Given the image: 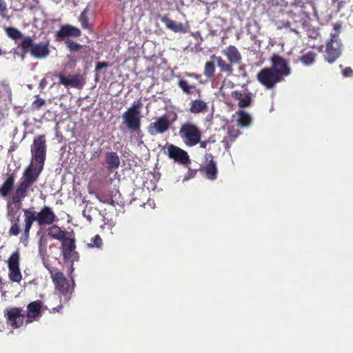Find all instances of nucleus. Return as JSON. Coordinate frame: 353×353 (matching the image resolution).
Listing matches in <instances>:
<instances>
[{"label": "nucleus", "instance_id": "1", "mask_svg": "<svg viewBox=\"0 0 353 353\" xmlns=\"http://www.w3.org/2000/svg\"><path fill=\"white\" fill-rule=\"evenodd\" d=\"M24 216V225L23 236L24 241H28L30 237L31 228L34 222L40 227L51 225L57 222L59 219L55 212L48 205H43L39 212L30 208L23 210Z\"/></svg>", "mask_w": 353, "mask_h": 353}, {"label": "nucleus", "instance_id": "2", "mask_svg": "<svg viewBox=\"0 0 353 353\" xmlns=\"http://www.w3.org/2000/svg\"><path fill=\"white\" fill-rule=\"evenodd\" d=\"M40 173L41 169H35L32 166H28L25 169L21 181L12 196V203L18 208L21 206L23 199L27 196L30 188L37 181Z\"/></svg>", "mask_w": 353, "mask_h": 353}, {"label": "nucleus", "instance_id": "3", "mask_svg": "<svg viewBox=\"0 0 353 353\" xmlns=\"http://www.w3.org/2000/svg\"><path fill=\"white\" fill-rule=\"evenodd\" d=\"M74 270L73 263H72L70 268V277L72 282V287L70 286L69 282L63 272L60 271L55 272L50 271L51 279L55 289L64 296L65 301L66 302L70 300L75 285L74 280L72 274Z\"/></svg>", "mask_w": 353, "mask_h": 353}, {"label": "nucleus", "instance_id": "4", "mask_svg": "<svg viewBox=\"0 0 353 353\" xmlns=\"http://www.w3.org/2000/svg\"><path fill=\"white\" fill-rule=\"evenodd\" d=\"M141 102H134L132 105L122 114L123 123L131 132H137L141 129Z\"/></svg>", "mask_w": 353, "mask_h": 353}, {"label": "nucleus", "instance_id": "5", "mask_svg": "<svg viewBox=\"0 0 353 353\" xmlns=\"http://www.w3.org/2000/svg\"><path fill=\"white\" fill-rule=\"evenodd\" d=\"M179 134L186 146L193 147L200 142L202 132L199 128L192 122H185L181 124Z\"/></svg>", "mask_w": 353, "mask_h": 353}, {"label": "nucleus", "instance_id": "6", "mask_svg": "<svg viewBox=\"0 0 353 353\" xmlns=\"http://www.w3.org/2000/svg\"><path fill=\"white\" fill-rule=\"evenodd\" d=\"M32 159L36 164L32 162L28 166H32L35 169H41V172L43 168L44 162L46 156V144L45 135H39L33 141L31 148Z\"/></svg>", "mask_w": 353, "mask_h": 353}, {"label": "nucleus", "instance_id": "7", "mask_svg": "<svg viewBox=\"0 0 353 353\" xmlns=\"http://www.w3.org/2000/svg\"><path fill=\"white\" fill-rule=\"evenodd\" d=\"M256 79L261 85L268 90L272 89L277 83L283 81L270 67L261 69L256 74Z\"/></svg>", "mask_w": 353, "mask_h": 353}, {"label": "nucleus", "instance_id": "8", "mask_svg": "<svg viewBox=\"0 0 353 353\" xmlns=\"http://www.w3.org/2000/svg\"><path fill=\"white\" fill-rule=\"evenodd\" d=\"M342 44L337 34H332L326 44L325 59L330 63H334L341 54Z\"/></svg>", "mask_w": 353, "mask_h": 353}, {"label": "nucleus", "instance_id": "9", "mask_svg": "<svg viewBox=\"0 0 353 353\" xmlns=\"http://www.w3.org/2000/svg\"><path fill=\"white\" fill-rule=\"evenodd\" d=\"M4 316L8 324L13 329H17L23 325L26 314H23L21 307H13L4 310Z\"/></svg>", "mask_w": 353, "mask_h": 353}, {"label": "nucleus", "instance_id": "10", "mask_svg": "<svg viewBox=\"0 0 353 353\" xmlns=\"http://www.w3.org/2000/svg\"><path fill=\"white\" fill-rule=\"evenodd\" d=\"M270 61L271 66L270 67L274 70L283 80L284 78L289 76L291 73V68L289 65L288 61L277 54H273Z\"/></svg>", "mask_w": 353, "mask_h": 353}, {"label": "nucleus", "instance_id": "11", "mask_svg": "<svg viewBox=\"0 0 353 353\" xmlns=\"http://www.w3.org/2000/svg\"><path fill=\"white\" fill-rule=\"evenodd\" d=\"M20 253L19 250L14 252L8 260V277L12 282L19 283L22 279V275L19 268Z\"/></svg>", "mask_w": 353, "mask_h": 353}, {"label": "nucleus", "instance_id": "12", "mask_svg": "<svg viewBox=\"0 0 353 353\" xmlns=\"http://www.w3.org/2000/svg\"><path fill=\"white\" fill-rule=\"evenodd\" d=\"M61 242V251L64 260L78 261L79 255L75 251V240L72 238L65 237Z\"/></svg>", "mask_w": 353, "mask_h": 353}, {"label": "nucleus", "instance_id": "13", "mask_svg": "<svg viewBox=\"0 0 353 353\" xmlns=\"http://www.w3.org/2000/svg\"><path fill=\"white\" fill-rule=\"evenodd\" d=\"M170 125L168 118L166 116H162L149 124L148 132L152 136L163 134L169 130Z\"/></svg>", "mask_w": 353, "mask_h": 353}, {"label": "nucleus", "instance_id": "14", "mask_svg": "<svg viewBox=\"0 0 353 353\" xmlns=\"http://www.w3.org/2000/svg\"><path fill=\"white\" fill-rule=\"evenodd\" d=\"M43 303L41 301L37 300L30 302L27 305V314H26V323H32L34 321L37 320L42 315Z\"/></svg>", "mask_w": 353, "mask_h": 353}, {"label": "nucleus", "instance_id": "15", "mask_svg": "<svg viewBox=\"0 0 353 353\" xmlns=\"http://www.w3.org/2000/svg\"><path fill=\"white\" fill-rule=\"evenodd\" d=\"M81 34V31L79 28L70 24H65L61 26L60 29L56 32L55 37L57 41H63L69 37H79Z\"/></svg>", "mask_w": 353, "mask_h": 353}, {"label": "nucleus", "instance_id": "16", "mask_svg": "<svg viewBox=\"0 0 353 353\" xmlns=\"http://www.w3.org/2000/svg\"><path fill=\"white\" fill-rule=\"evenodd\" d=\"M168 154L170 159L182 164H186L189 161L187 152L173 144L168 146Z\"/></svg>", "mask_w": 353, "mask_h": 353}, {"label": "nucleus", "instance_id": "17", "mask_svg": "<svg viewBox=\"0 0 353 353\" xmlns=\"http://www.w3.org/2000/svg\"><path fill=\"white\" fill-rule=\"evenodd\" d=\"M59 77V84L63 85L65 87L81 88L84 84L83 78L79 74H74L70 77H67L63 73L57 75Z\"/></svg>", "mask_w": 353, "mask_h": 353}, {"label": "nucleus", "instance_id": "18", "mask_svg": "<svg viewBox=\"0 0 353 353\" xmlns=\"http://www.w3.org/2000/svg\"><path fill=\"white\" fill-rule=\"evenodd\" d=\"M212 154L206 155L207 163L202 168V171L205 173L206 177L210 180H214L217 177V167L216 162L214 161Z\"/></svg>", "mask_w": 353, "mask_h": 353}, {"label": "nucleus", "instance_id": "19", "mask_svg": "<svg viewBox=\"0 0 353 353\" xmlns=\"http://www.w3.org/2000/svg\"><path fill=\"white\" fill-rule=\"evenodd\" d=\"M120 159L116 152H107L105 155L103 165L110 172L117 170L120 166Z\"/></svg>", "mask_w": 353, "mask_h": 353}, {"label": "nucleus", "instance_id": "20", "mask_svg": "<svg viewBox=\"0 0 353 353\" xmlns=\"http://www.w3.org/2000/svg\"><path fill=\"white\" fill-rule=\"evenodd\" d=\"M222 54L233 65L239 64L242 59L241 54L234 46H229L222 50Z\"/></svg>", "mask_w": 353, "mask_h": 353}, {"label": "nucleus", "instance_id": "21", "mask_svg": "<svg viewBox=\"0 0 353 353\" xmlns=\"http://www.w3.org/2000/svg\"><path fill=\"white\" fill-rule=\"evenodd\" d=\"M48 46V42L34 43L33 48L31 49V55L37 59H43L48 57L50 54Z\"/></svg>", "mask_w": 353, "mask_h": 353}, {"label": "nucleus", "instance_id": "22", "mask_svg": "<svg viewBox=\"0 0 353 353\" xmlns=\"http://www.w3.org/2000/svg\"><path fill=\"white\" fill-rule=\"evenodd\" d=\"M231 97L234 100H238V106L241 108H247L251 105L252 99L250 93L246 94L244 97L243 93L239 91H233Z\"/></svg>", "mask_w": 353, "mask_h": 353}, {"label": "nucleus", "instance_id": "23", "mask_svg": "<svg viewBox=\"0 0 353 353\" xmlns=\"http://www.w3.org/2000/svg\"><path fill=\"white\" fill-rule=\"evenodd\" d=\"M161 21L168 29L172 30L174 32L185 33L187 32V28L183 23H176L166 16L162 17L161 18Z\"/></svg>", "mask_w": 353, "mask_h": 353}, {"label": "nucleus", "instance_id": "24", "mask_svg": "<svg viewBox=\"0 0 353 353\" xmlns=\"http://www.w3.org/2000/svg\"><path fill=\"white\" fill-rule=\"evenodd\" d=\"M217 63L219 71L223 73H226L228 76H231L233 74L234 68L233 64L230 62H227L221 57H216L214 54L211 56Z\"/></svg>", "mask_w": 353, "mask_h": 353}, {"label": "nucleus", "instance_id": "25", "mask_svg": "<svg viewBox=\"0 0 353 353\" xmlns=\"http://www.w3.org/2000/svg\"><path fill=\"white\" fill-rule=\"evenodd\" d=\"M239 134L240 132L239 130L235 129L234 128H228L227 135L224 137V139L222 141V143H223L225 149L226 150H228L230 148L231 144L235 141V140L237 139Z\"/></svg>", "mask_w": 353, "mask_h": 353}, {"label": "nucleus", "instance_id": "26", "mask_svg": "<svg viewBox=\"0 0 353 353\" xmlns=\"http://www.w3.org/2000/svg\"><path fill=\"white\" fill-rule=\"evenodd\" d=\"M47 233L50 237L59 241L66 237L65 235L67 234L65 231L62 230L59 226L54 225V223L48 228Z\"/></svg>", "mask_w": 353, "mask_h": 353}, {"label": "nucleus", "instance_id": "27", "mask_svg": "<svg viewBox=\"0 0 353 353\" xmlns=\"http://www.w3.org/2000/svg\"><path fill=\"white\" fill-rule=\"evenodd\" d=\"M15 177L14 174H11L3 181L0 188V194L3 197H6L14 187Z\"/></svg>", "mask_w": 353, "mask_h": 353}, {"label": "nucleus", "instance_id": "28", "mask_svg": "<svg viewBox=\"0 0 353 353\" xmlns=\"http://www.w3.org/2000/svg\"><path fill=\"white\" fill-rule=\"evenodd\" d=\"M207 108L206 102L201 99H195L190 103L189 111L192 114H199L205 112Z\"/></svg>", "mask_w": 353, "mask_h": 353}, {"label": "nucleus", "instance_id": "29", "mask_svg": "<svg viewBox=\"0 0 353 353\" xmlns=\"http://www.w3.org/2000/svg\"><path fill=\"white\" fill-rule=\"evenodd\" d=\"M12 90L9 84L5 82L0 83V101L5 102L12 101Z\"/></svg>", "mask_w": 353, "mask_h": 353}, {"label": "nucleus", "instance_id": "30", "mask_svg": "<svg viewBox=\"0 0 353 353\" xmlns=\"http://www.w3.org/2000/svg\"><path fill=\"white\" fill-rule=\"evenodd\" d=\"M238 115L237 124L239 127L245 128L249 126L252 123L251 116L244 110H239L236 112Z\"/></svg>", "mask_w": 353, "mask_h": 353}, {"label": "nucleus", "instance_id": "31", "mask_svg": "<svg viewBox=\"0 0 353 353\" xmlns=\"http://www.w3.org/2000/svg\"><path fill=\"white\" fill-rule=\"evenodd\" d=\"M178 86L184 94L188 95L192 94L194 90L197 91L199 93L200 92V90L196 88L195 84H190L187 80L183 79L179 80Z\"/></svg>", "mask_w": 353, "mask_h": 353}, {"label": "nucleus", "instance_id": "32", "mask_svg": "<svg viewBox=\"0 0 353 353\" xmlns=\"http://www.w3.org/2000/svg\"><path fill=\"white\" fill-rule=\"evenodd\" d=\"M216 66L212 61H206L204 65L203 74L210 80H214Z\"/></svg>", "mask_w": 353, "mask_h": 353}, {"label": "nucleus", "instance_id": "33", "mask_svg": "<svg viewBox=\"0 0 353 353\" xmlns=\"http://www.w3.org/2000/svg\"><path fill=\"white\" fill-rule=\"evenodd\" d=\"M11 222V227L9 229L8 234L10 236H17L21 232L20 229V217L19 216L17 217H12L10 219Z\"/></svg>", "mask_w": 353, "mask_h": 353}, {"label": "nucleus", "instance_id": "34", "mask_svg": "<svg viewBox=\"0 0 353 353\" xmlns=\"http://www.w3.org/2000/svg\"><path fill=\"white\" fill-rule=\"evenodd\" d=\"M34 43H33V40L31 37L27 36L24 37L23 38V40L19 45V47L21 48L23 52H31V49L33 48Z\"/></svg>", "mask_w": 353, "mask_h": 353}, {"label": "nucleus", "instance_id": "35", "mask_svg": "<svg viewBox=\"0 0 353 353\" xmlns=\"http://www.w3.org/2000/svg\"><path fill=\"white\" fill-rule=\"evenodd\" d=\"M316 57V53L310 51L303 54L300 58V61L305 65H310L314 63Z\"/></svg>", "mask_w": 353, "mask_h": 353}, {"label": "nucleus", "instance_id": "36", "mask_svg": "<svg viewBox=\"0 0 353 353\" xmlns=\"http://www.w3.org/2000/svg\"><path fill=\"white\" fill-rule=\"evenodd\" d=\"M87 248H99L101 249L103 247V240L99 234H96L91 239L90 243L85 244Z\"/></svg>", "mask_w": 353, "mask_h": 353}, {"label": "nucleus", "instance_id": "37", "mask_svg": "<svg viewBox=\"0 0 353 353\" xmlns=\"http://www.w3.org/2000/svg\"><path fill=\"white\" fill-rule=\"evenodd\" d=\"M6 32L10 38L14 40L22 37V33L18 29L13 27L6 28Z\"/></svg>", "mask_w": 353, "mask_h": 353}, {"label": "nucleus", "instance_id": "38", "mask_svg": "<svg viewBox=\"0 0 353 353\" xmlns=\"http://www.w3.org/2000/svg\"><path fill=\"white\" fill-rule=\"evenodd\" d=\"M79 21L83 29H90L88 10H83L79 17Z\"/></svg>", "mask_w": 353, "mask_h": 353}, {"label": "nucleus", "instance_id": "39", "mask_svg": "<svg viewBox=\"0 0 353 353\" xmlns=\"http://www.w3.org/2000/svg\"><path fill=\"white\" fill-rule=\"evenodd\" d=\"M348 1L346 0H332V6L336 10V12H340L347 3Z\"/></svg>", "mask_w": 353, "mask_h": 353}, {"label": "nucleus", "instance_id": "40", "mask_svg": "<svg viewBox=\"0 0 353 353\" xmlns=\"http://www.w3.org/2000/svg\"><path fill=\"white\" fill-rule=\"evenodd\" d=\"M46 104V101L37 96V99L33 101L31 105V110L32 111H37L39 110L42 106H43Z\"/></svg>", "mask_w": 353, "mask_h": 353}, {"label": "nucleus", "instance_id": "41", "mask_svg": "<svg viewBox=\"0 0 353 353\" xmlns=\"http://www.w3.org/2000/svg\"><path fill=\"white\" fill-rule=\"evenodd\" d=\"M65 44H66V47L68 48V49L70 50V51H74V52L78 51L82 47L79 43H78L71 39H67L65 41Z\"/></svg>", "mask_w": 353, "mask_h": 353}, {"label": "nucleus", "instance_id": "42", "mask_svg": "<svg viewBox=\"0 0 353 353\" xmlns=\"http://www.w3.org/2000/svg\"><path fill=\"white\" fill-rule=\"evenodd\" d=\"M8 8L7 4L5 0H0V16L2 18L6 19L8 21L10 20V17L7 15Z\"/></svg>", "mask_w": 353, "mask_h": 353}, {"label": "nucleus", "instance_id": "43", "mask_svg": "<svg viewBox=\"0 0 353 353\" xmlns=\"http://www.w3.org/2000/svg\"><path fill=\"white\" fill-rule=\"evenodd\" d=\"M339 67L342 69L341 73L344 77H351L353 76V70L352 68L345 67L343 68L342 65H340Z\"/></svg>", "mask_w": 353, "mask_h": 353}, {"label": "nucleus", "instance_id": "44", "mask_svg": "<svg viewBox=\"0 0 353 353\" xmlns=\"http://www.w3.org/2000/svg\"><path fill=\"white\" fill-rule=\"evenodd\" d=\"M110 66V64L108 62H98L96 65L95 70L96 72H99L104 68H107Z\"/></svg>", "mask_w": 353, "mask_h": 353}, {"label": "nucleus", "instance_id": "45", "mask_svg": "<svg viewBox=\"0 0 353 353\" xmlns=\"http://www.w3.org/2000/svg\"><path fill=\"white\" fill-rule=\"evenodd\" d=\"M212 143V141L210 139L201 141V139H200V142H199L198 144H199V147L203 149H205L207 148L208 144Z\"/></svg>", "mask_w": 353, "mask_h": 353}, {"label": "nucleus", "instance_id": "46", "mask_svg": "<svg viewBox=\"0 0 353 353\" xmlns=\"http://www.w3.org/2000/svg\"><path fill=\"white\" fill-rule=\"evenodd\" d=\"M101 153L102 149L99 148L92 153V158H99L101 156Z\"/></svg>", "mask_w": 353, "mask_h": 353}, {"label": "nucleus", "instance_id": "47", "mask_svg": "<svg viewBox=\"0 0 353 353\" xmlns=\"http://www.w3.org/2000/svg\"><path fill=\"white\" fill-rule=\"evenodd\" d=\"M63 308V306L61 304L57 305V307H53L51 310H50V313H55V312H59Z\"/></svg>", "mask_w": 353, "mask_h": 353}, {"label": "nucleus", "instance_id": "48", "mask_svg": "<svg viewBox=\"0 0 353 353\" xmlns=\"http://www.w3.org/2000/svg\"><path fill=\"white\" fill-rule=\"evenodd\" d=\"M185 76L186 77H194L195 79H198L199 77V75L195 74V73H190V72H187L185 73Z\"/></svg>", "mask_w": 353, "mask_h": 353}, {"label": "nucleus", "instance_id": "49", "mask_svg": "<svg viewBox=\"0 0 353 353\" xmlns=\"http://www.w3.org/2000/svg\"><path fill=\"white\" fill-rule=\"evenodd\" d=\"M192 35L195 37V38H197V37H199L201 41H203V39L201 37V33L200 32L197 31L194 33L192 34Z\"/></svg>", "mask_w": 353, "mask_h": 353}, {"label": "nucleus", "instance_id": "50", "mask_svg": "<svg viewBox=\"0 0 353 353\" xmlns=\"http://www.w3.org/2000/svg\"><path fill=\"white\" fill-rule=\"evenodd\" d=\"M3 114L0 112V121L3 119Z\"/></svg>", "mask_w": 353, "mask_h": 353}, {"label": "nucleus", "instance_id": "51", "mask_svg": "<svg viewBox=\"0 0 353 353\" xmlns=\"http://www.w3.org/2000/svg\"><path fill=\"white\" fill-rule=\"evenodd\" d=\"M339 28H340V26H337V25H335V26H334V29H335V30H337V29H339Z\"/></svg>", "mask_w": 353, "mask_h": 353}, {"label": "nucleus", "instance_id": "52", "mask_svg": "<svg viewBox=\"0 0 353 353\" xmlns=\"http://www.w3.org/2000/svg\"><path fill=\"white\" fill-rule=\"evenodd\" d=\"M292 31L294 32H295L296 34H299V32H298V31H296V30H292Z\"/></svg>", "mask_w": 353, "mask_h": 353}]
</instances>
